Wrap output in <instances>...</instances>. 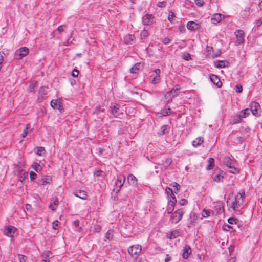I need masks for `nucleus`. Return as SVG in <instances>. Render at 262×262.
Here are the masks:
<instances>
[{"instance_id":"f257e3e1","label":"nucleus","mask_w":262,"mask_h":262,"mask_svg":"<svg viewBox=\"0 0 262 262\" xmlns=\"http://www.w3.org/2000/svg\"><path fill=\"white\" fill-rule=\"evenodd\" d=\"M245 191L242 190V192H238L235 196L234 201L231 204H229V201H227L228 205L232 208L234 211H236L242 207L244 203V199L245 198Z\"/></svg>"},{"instance_id":"f03ea898","label":"nucleus","mask_w":262,"mask_h":262,"mask_svg":"<svg viewBox=\"0 0 262 262\" xmlns=\"http://www.w3.org/2000/svg\"><path fill=\"white\" fill-rule=\"evenodd\" d=\"M183 214V209H179L171 214L170 219L172 223L177 224L182 219Z\"/></svg>"},{"instance_id":"7ed1b4c3","label":"nucleus","mask_w":262,"mask_h":262,"mask_svg":"<svg viewBox=\"0 0 262 262\" xmlns=\"http://www.w3.org/2000/svg\"><path fill=\"white\" fill-rule=\"evenodd\" d=\"M110 110L111 114L115 117L119 118L120 115L122 114L120 105L116 103H111L110 106Z\"/></svg>"},{"instance_id":"20e7f679","label":"nucleus","mask_w":262,"mask_h":262,"mask_svg":"<svg viewBox=\"0 0 262 262\" xmlns=\"http://www.w3.org/2000/svg\"><path fill=\"white\" fill-rule=\"evenodd\" d=\"M125 176L124 175L118 176L117 179L115 183V187L114 188V191H115L116 193L120 191L125 182Z\"/></svg>"},{"instance_id":"39448f33","label":"nucleus","mask_w":262,"mask_h":262,"mask_svg":"<svg viewBox=\"0 0 262 262\" xmlns=\"http://www.w3.org/2000/svg\"><path fill=\"white\" fill-rule=\"evenodd\" d=\"M28 53L29 49L27 47H21L15 51L14 58L16 60H20L24 57L26 56Z\"/></svg>"},{"instance_id":"423d86ee","label":"nucleus","mask_w":262,"mask_h":262,"mask_svg":"<svg viewBox=\"0 0 262 262\" xmlns=\"http://www.w3.org/2000/svg\"><path fill=\"white\" fill-rule=\"evenodd\" d=\"M141 250L142 248L140 245H135L130 246L128 249V252L131 256L137 257Z\"/></svg>"},{"instance_id":"0eeeda50","label":"nucleus","mask_w":262,"mask_h":262,"mask_svg":"<svg viewBox=\"0 0 262 262\" xmlns=\"http://www.w3.org/2000/svg\"><path fill=\"white\" fill-rule=\"evenodd\" d=\"M160 70L159 69H156L151 73L149 79L152 84H157L160 82Z\"/></svg>"},{"instance_id":"6e6552de","label":"nucleus","mask_w":262,"mask_h":262,"mask_svg":"<svg viewBox=\"0 0 262 262\" xmlns=\"http://www.w3.org/2000/svg\"><path fill=\"white\" fill-rule=\"evenodd\" d=\"M212 214L213 215H217L224 212L223 203L221 201L217 202L213 206V210H211Z\"/></svg>"},{"instance_id":"1a4fd4ad","label":"nucleus","mask_w":262,"mask_h":262,"mask_svg":"<svg viewBox=\"0 0 262 262\" xmlns=\"http://www.w3.org/2000/svg\"><path fill=\"white\" fill-rule=\"evenodd\" d=\"M235 35L236 36V41L235 42V45L236 46L239 45L241 43H243L244 41V32L243 30H237L235 33Z\"/></svg>"},{"instance_id":"9d476101","label":"nucleus","mask_w":262,"mask_h":262,"mask_svg":"<svg viewBox=\"0 0 262 262\" xmlns=\"http://www.w3.org/2000/svg\"><path fill=\"white\" fill-rule=\"evenodd\" d=\"M250 106L251 107V110L250 111H251L253 115L254 116H258V109L260 107L259 104L256 102H252L250 104Z\"/></svg>"},{"instance_id":"9b49d317","label":"nucleus","mask_w":262,"mask_h":262,"mask_svg":"<svg viewBox=\"0 0 262 262\" xmlns=\"http://www.w3.org/2000/svg\"><path fill=\"white\" fill-rule=\"evenodd\" d=\"M154 16L152 14H147L142 17V22L144 25H150L152 23Z\"/></svg>"},{"instance_id":"f8f14e48","label":"nucleus","mask_w":262,"mask_h":262,"mask_svg":"<svg viewBox=\"0 0 262 262\" xmlns=\"http://www.w3.org/2000/svg\"><path fill=\"white\" fill-rule=\"evenodd\" d=\"M210 79L211 81L217 88H220L222 86V83L217 75L212 74L210 76Z\"/></svg>"},{"instance_id":"ddd939ff","label":"nucleus","mask_w":262,"mask_h":262,"mask_svg":"<svg viewBox=\"0 0 262 262\" xmlns=\"http://www.w3.org/2000/svg\"><path fill=\"white\" fill-rule=\"evenodd\" d=\"M16 231V228L12 226H8L4 231V234L9 237H12Z\"/></svg>"},{"instance_id":"4468645a","label":"nucleus","mask_w":262,"mask_h":262,"mask_svg":"<svg viewBox=\"0 0 262 262\" xmlns=\"http://www.w3.org/2000/svg\"><path fill=\"white\" fill-rule=\"evenodd\" d=\"M191 252L192 251L189 245H186L183 249L182 257L185 259H187Z\"/></svg>"},{"instance_id":"2eb2a0df","label":"nucleus","mask_w":262,"mask_h":262,"mask_svg":"<svg viewBox=\"0 0 262 262\" xmlns=\"http://www.w3.org/2000/svg\"><path fill=\"white\" fill-rule=\"evenodd\" d=\"M223 15L220 13H215L211 16V21L212 24L216 25L220 23L222 19Z\"/></svg>"},{"instance_id":"dca6fc26","label":"nucleus","mask_w":262,"mask_h":262,"mask_svg":"<svg viewBox=\"0 0 262 262\" xmlns=\"http://www.w3.org/2000/svg\"><path fill=\"white\" fill-rule=\"evenodd\" d=\"M224 164L230 168L233 167L234 162L228 156H226L224 159Z\"/></svg>"},{"instance_id":"f3484780","label":"nucleus","mask_w":262,"mask_h":262,"mask_svg":"<svg viewBox=\"0 0 262 262\" xmlns=\"http://www.w3.org/2000/svg\"><path fill=\"white\" fill-rule=\"evenodd\" d=\"M50 104L51 106L54 109L60 110V108L62 107L61 103L59 100H52Z\"/></svg>"},{"instance_id":"a211bd4d","label":"nucleus","mask_w":262,"mask_h":262,"mask_svg":"<svg viewBox=\"0 0 262 262\" xmlns=\"http://www.w3.org/2000/svg\"><path fill=\"white\" fill-rule=\"evenodd\" d=\"M51 181V178L49 176H46L42 178L41 179H39L38 184L41 185H45L46 184L49 183Z\"/></svg>"},{"instance_id":"6ab92c4d","label":"nucleus","mask_w":262,"mask_h":262,"mask_svg":"<svg viewBox=\"0 0 262 262\" xmlns=\"http://www.w3.org/2000/svg\"><path fill=\"white\" fill-rule=\"evenodd\" d=\"M127 182L130 185L135 186L137 183V179L133 174H129L127 177Z\"/></svg>"},{"instance_id":"aec40b11","label":"nucleus","mask_w":262,"mask_h":262,"mask_svg":"<svg viewBox=\"0 0 262 262\" xmlns=\"http://www.w3.org/2000/svg\"><path fill=\"white\" fill-rule=\"evenodd\" d=\"M52 252L50 251H45L42 254V261L43 262H49L50 258L52 256Z\"/></svg>"},{"instance_id":"412c9836","label":"nucleus","mask_w":262,"mask_h":262,"mask_svg":"<svg viewBox=\"0 0 262 262\" xmlns=\"http://www.w3.org/2000/svg\"><path fill=\"white\" fill-rule=\"evenodd\" d=\"M74 194L76 196L78 197L82 200H85L87 198V194L86 192L84 191L81 190L75 192Z\"/></svg>"},{"instance_id":"4be33fe9","label":"nucleus","mask_w":262,"mask_h":262,"mask_svg":"<svg viewBox=\"0 0 262 262\" xmlns=\"http://www.w3.org/2000/svg\"><path fill=\"white\" fill-rule=\"evenodd\" d=\"M134 35L127 34L124 37V41L126 44H132V42L135 40Z\"/></svg>"},{"instance_id":"5701e85b","label":"nucleus","mask_w":262,"mask_h":262,"mask_svg":"<svg viewBox=\"0 0 262 262\" xmlns=\"http://www.w3.org/2000/svg\"><path fill=\"white\" fill-rule=\"evenodd\" d=\"M170 108H165L162 109L160 112L158 113L159 117H161L162 116L169 115L170 113Z\"/></svg>"},{"instance_id":"b1692460","label":"nucleus","mask_w":262,"mask_h":262,"mask_svg":"<svg viewBox=\"0 0 262 262\" xmlns=\"http://www.w3.org/2000/svg\"><path fill=\"white\" fill-rule=\"evenodd\" d=\"M208 164L206 166V170H210L213 168L214 165V160L212 158H209L207 160Z\"/></svg>"},{"instance_id":"393cba45","label":"nucleus","mask_w":262,"mask_h":262,"mask_svg":"<svg viewBox=\"0 0 262 262\" xmlns=\"http://www.w3.org/2000/svg\"><path fill=\"white\" fill-rule=\"evenodd\" d=\"M242 121V118H241L239 114H236L234 115L230 121V123L232 124H235L241 122Z\"/></svg>"},{"instance_id":"a878e982","label":"nucleus","mask_w":262,"mask_h":262,"mask_svg":"<svg viewBox=\"0 0 262 262\" xmlns=\"http://www.w3.org/2000/svg\"><path fill=\"white\" fill-rule=\"evenodd\" d=\"M198 25L194 21H189L187 24V28L190 30H193L198 28Z\"/></svg>"},{"instance_id":"bb28decb","label":"nucleus","mask_w":262,"mask_h":262,"mask_svg":"<svg viewBox=\"0 0 262 262\" xmlns=\"http://www.w3.org/2000/svg\"><path fill=\"white\" fill-rule=\"evenodd\" d=\"M176 203L173 202H168V206L167 207V211L168 214H171L172 213Z\"/></svg>"},{"instance_id":"cd10ccee","label":"nucleus","mask_w":262,"mask_h":262,"mask_svg":"<svg viewBox=\"0 0 262 262\" xmlns=\"http://www.w3.org/2000/svg\"><path fill=\"white\" fill-rule=\"evenodd\" d=\"M250 112V111L248 108H246L241 111L238 114L242 119L247 117L249 115Z\"/></svg>"},{"instance_id":"c85d7f7f","label":"nucleus","mask_w":262,"mask_h":262,"mask_svg":"<svg viewBox=\"0 0 262 262\" xmlns=\"http://www.w3.org/2000/svg\"><path fill=\"white\" fill-rule=\"evenodd\" d=\"M169 127L167 125H164L161 126L160 128L159 134L160 135H163L166 133H168Z\"/></svg>"},{"instance_id":"c756f323","label":"nucleus","mask_w":262,"mask_h":262,"mask_svg":"<svg viewBox=\"0 0 262 262\" xmlns=\"http://www.w3.org/2000/svg\"><path fill=\"white\" fill-rule=\"evenodd\" d=\"M149 36V33L147 30H143L140 34V39L142 42H143L144 40H145L147 37Z\"/></svg>"},{"instance_id":"7c9ffc66","label":"nucleus","mask_w":262,"mask_h":262,"mask_svg":"<svg viewBox=\"0 0 262 262\" xmlns=\"http://www.w3.org/2000/svg\"><path fill=\"white\" fill-rule=\"evenodd\" d=\"M172 163V160L171 158H167L165 159L164 162H163L161 165L162 166V167L164 168L165 169H167L168 167L170 166V165Z\"/></svg>"},{"instance_id":"2f4dec72","label":"nucleus","mask_w":262,"mask_h":262,"mask_svg":"<svg viewBox=\"0 0 262 262\" xmlns=\"http://www.w3.org/2000/svg\"><path fill=\"white\" fill-rule=\"evenodd\" d=\"M203 142V139L201 137H199L193 141L192 145L194 147H196L199 146L200 145H201Z\"/></svg>"},{"instance_id":"473e14b6","label":"nucleus","mask_w":262,"mask_h":262,"mask_svg":"<svg viewBox=\"0 0 262 262\" xmlns=\"http://www.w3.org/2000/svg\"><path fill=\"white\" fill-rule=\"evenodd\" d=\"M214 66L218 68H224L225 67V63L223 61L217 60L214 62Z\"/></svg>"},{"instance_id":"72a5a7b5","label":"nucleus","mask_w":262,"mask_h":262,"mask_svg":"<svg viewBox=\"0 0 262 262\" xmlns=\"http://www.w3.org/2000/svg\"><path fill=\"white\" fill-rule=\"evenodd\" d=\"M212 212L209 209H204L202 212V215L203 217H209Z\"/></svg>"},{"instance_id":"f704fd0d","label":"nucleus","mask_w":262,"mask_h":262,"mask_svg":"<svg viewBox=\"0 0 262 262\" xmlns=\"http://www.w3.org/2000/svg\"><path fill=\"white\" fill-rule=\"evenodd\" d=\"M48 87L43 86H41L39 90V94L41 96H43L47 94Z\"/></svg>"},{"instance_id":"c9c22d12","label":"nucleus","mask_w":262,"mask_h":262,"mask_svg":"<svg viewBox=\"0 0 262 262\" xmlns=\"http://www.w3.org/2000/svg\"><path fill=\"white\" fill-rule=\"evenodd\" d=\"M30 124L29 123L27 124L26 127L24 129L23 132L21 135V136L22 138H24L27 136V135L28 134V130L30 128Z\"/></svg>"},{"instance_id":"e433bc0d","label":"nucleus","mask_w":262,"mask_h":262,"mask_svg":"<svg viewBox=\"0 0 262 262\" xmlns=\"http://www.w3.org/2000/svg\"><path fill=\"white\" fill-rule=\"evenodd\" d=\"M140 63L135 64L130 69V72L132 73H136L139 70Z\"/></svg>"},{"instance_id":"4c0bfd02","label":"nucleus","mask_w":262,"mask_h":262,"mask_svg":"<svg viewBox=\"0 0 262 262\" xmlns=\"http://www.w3.org/2000/svg\"><path fill=\"white\" fill-rule=\"evenodd\" d=\"M212 179L215 182H220L223 179V176L219 173L213 176Z\"/></svg>"},{"instance_id":"58836bf2","label":"nucleus","mask_w":262,"mask_h":262,"mask_svg":"<svg viewBox=\"0 0 262 262\" xmlns=\"http://www.w3.org/2000/svg\"><path fill=\"white\" fill-rule=\"evenodd\" d=\"M37 86V82L36 81H32L29 86V91L30 92H34V89Z\"/></svg>"},{"instance_id":"ea45409f","label":"nucleus","mask_w":262,"mask_h":262,"mask_svg":"<svg viewBox=\"0 0 262 262\" xmlns=\"http://www.w3.org/2000/svg\"><path fill=\"white\" fill-rule=\"evenodd\" d=\"M32 167L36 172H38L41 169V166L39 164L36 163H34L32 165Z\"/></svg>"},{"instance_id":"a19ab883","label":"nucleus","mask_w":262,"mask_h":262,"mask_svg":"<svg viewBox=\"0 0 262 262\" xmlns=\"http://www.w3.org/2000/svg\"><path fill=\"white\" fill-rule=\"evenodd\" d=\"M94 174L96 177H104V172L101 170H97L94 172Z\"/></svg>"},{"instance_id":"79ce46f5","label":"nucleus","mask_w":262,"mask_h":262,"mask_svg":"<svg viewBox=\"0 0 262 262\" xmlns=\"http://www.w3.org/2000/svg\"><path fill=\"white\" fill-rule=\"evenodd\" d=\"M182 58L186 61H188L191 59V55L189 53H185L182 55Z\"/></svg>"},{"instance_id":"37998d69","label":"nucleus","mask_w":262,"mask_h":262,"mask_svg":"<svg viewBox=\"0 0 262 262\" xmlns=\"http://www.w3.org/2000/svg\"><path fill=\"white\" fill-rule=\"evenodd\" d=\"M179 236V232L177 230H174L171 232L169 235V238L170 239H173Z\"/></svg>"},{"instance_id":"c03bdc74","label":"nucleus","mask_w":262,"mask_h":262,"mask_svg":"<svg viewBox=\"0 0 262 262\" xmlns=\"http://www.w3.org/2000/svg\"><path fill=\"white\" fill-rule=\"evenodd\" d=\"M5 56V54L3 52H0V70L2 68L4 58Z\"/></svg>"},{"instance_id":"a18cd8bd","label":"nucleus","mask_w":262,"mask_h":262,"mask_svg":"<svg viewBox=\"0 0 262 262\" xmlns=\"http://www.w3.org/2000/svg\"><path fill=\"white\" fill-rule=\"evenodd\" d=\"M113 231L108 230L105 234V237L109 240H111L113 238Z\"/></svg>"},{"instance_id":"49530a36","label":"nucleus","mask_w":262,"mask_h":262,"mask_svg":"<svg viewBox=\"0 0 262 262\" xmlns=\"http://www.w3.org/2000/svg\"><path fill=\"white\" fill-rule=\"evenodd\" d=\"M45 152V149L43 147H39L37 148L36 154L39 156L42 155Z\"/></svg>"},{"instance_id":"de8ad7c7","label":"nucleus","mask_w":262,"mask_h":262,"mask_svg":"<svg viewBox=\"0 0 262 262\" xmlns=\"http://www.w3.org/2000/svg\"><path fill=\"white\" fill-rule=\"evenodd\" d=\"M255 27H259L261 25H262V17H260L257 19L254 22Z\"/></svg>"},{"instance_id":"09e8293b","label":"nucleus","mask_w":262,"mask_h":262,"mask_svg":"<svg viewBox=\"0 0 262 262\" xmlns=\"http://www.w3.org/2000/svg\"><path fill=\"white\" fill-rule=\"evenodd\" d=\"M170 186L174 188L173 191H175L176 192H177L179 191V187L180 186V185L177 182H173L172 184H170Z\"/></svg>"},{"instance_id":"8fccbe9b","label":"nucleus","mask_w":262,"mask_h":262,"mask_svg":"<svg viewBox=\"0 0 262 262\" xmlns=\"http://www.w3.org/2000/svg\"><path fill=\"white\" fill-rule=\"evenodd\" d=\"M238 221V220L235 218L231 217L228 219V222L230 224H236Z\"/></svg>"},{"instance_id":"3c124183","label":"nucleus","mask_w":262,"mask_h":262,"mask_svg":"<svg viewBox=\"0 0 262 262\" xmlns=\"http://www.w3.org/2000/svg\"><path fill=\"white\" fill-rule=\"evenodd\" d=\"M101 227L99 225H94L93 228V232L98 233L101 230Z\"/></svg>"},{"instance_id":"603ef678","label":"nucleus","mask_w":262,"mask_h":262,"mask_svg":"<svg viewBox=\"0 0 262 262\" xmlns=\"http://www.w3.org/2000/svg\"><path fill=\"white\" fill-rule=\"evenodd\" d=\"M18 259L20 262H26L27 259V257L26 256L19 254L18 255Z\"/></svg>"},{"instance_id":"864d4df0","label":"nucleus","mask_w":262,"mask_h":262,"mask_svg":"<svg viewBox=\"0 0 262 262\" xmlns=\"http://www.w3.org/2000/svg\"><path fill=\"white\" fill-rule=\"evenodd\" d=\"M235 91L237 93H241L243 91V88L241 85L237 84L235 88Z\"/></svg>"},{"instance_id":"5fc2aeb1","label":"nucleus","mask_w":262,"mask_h":262,"mask_svg":"<svg viewBox=\"0 0 262 262\" xmlns=\"http://www.w3.org/2000/svg\"><path fill=\"white\" fill-rule=\"evenodd\" d=\"M174 193H177V192H176L175 191H174L173 192H172V194H170V195H169V196H170L171 197L172 200H170L168 202H173L174 203H176L177 202V199H176V196L174 195Z\"/></svg>"},{"instance_id":"6e6d98bb","label":"nucleus","mask_w":262,"mask_h":262,"mask_svg":"<svg viewBox=\"0 0 262 262\" xmlns=\"http://www.w3.org/2000/svg\"><path fill=\"white\" fill-rule=\"evenodd\" d=\"M174 17V14L172 12H170L168 17V19L169 21L172 22L173 20Z\"/></svg>"},{"instance_id":"4d7b16f0","label":"nucleus","mask_w":262,"mask_h":262,"mask_svg":"<svg viewBox=\"0 0 262 262\" xmlns=\"http://www.w3.org/2000/svg\"><path fill=\"white\" fill-rule=\"evenodd\" d=\"M36 176H37V174H36L35 172H34V171H30V177L31 180H35L36 178Z\"/></svg>"},{"instance_id":"13d9d810","label":"nucleus","mask_w":262,"mask_h":262,"mask_svg":"<svg viewBox=\"0 0 262 262\" xmlns=\"http://www.w3.org/2000/svg\"><path fill=\"white\" fill-rule=\"evenodd\" d=\"M59 222L57 220L54 221L52 223V228L54 229H57L58 227Z\"/></svg>"},{"instance_id":"bf43d9fd","label":"nucleus","mask_w":262,"mask_h":262,"mask_svg":"<svg viewBox=\"0 0 262 262\" xmlns=\"http://www.w3.org/2000/svg\"><path fill=\"white\" fill-rule=\"evenodd\" d=\"M195 4L199 7L202 6L204 4V2L203 0H195Z\"/></svg>"},{"instance_id":"052dcab7","label":"nucleus","mask_w":262,"mask_h":262,"mask_svg":"<svg viewBox=\"0 0 262 262\" xmlns=\"http://www.w3.org/2000/svg\"><path fill=\"white\" fill-rule=\"evenodd\" d=\"M79 71L77 69H74L72 73V75L74 77H77L78 76Z\"/></svg>"},{"instance_id":"680f3d73","label":"nucleus","mask_w":262,"mask_h":262,"mask_svg":"<svg viewBox=\"0 0 262 262\" xmlns=\"http://www.w3.org/2000/svg\"><path fill=\"white\" fill-rule=\"evenodd\" d=\"M165 191H166V193H167L168 196L170 195V194H172V192L174 191L171 188H170L169 187H167L166 188Z\"/></svg>"},{"instance_id":"e2e57ef3","label":"nucleus","mask_w":262,"mask_h":262,"mask_svg":"<svg viewBox=\"0 0 262 262\" xmlns=\"http://www.w3.org/2000/svg\"><path fill=\"white\" fill-rule=\"evenodd\" d=\"M171 41V39L169 38H164L163 40H162V42L164 44V45H167L168 43H169Z\"/></svg>"},{"instance_id":"0e129e2a","label":"nucleus","mask_w":262,"mask_h":262,"mask_svg":"<svg viewBox=\"0 0 262 262\" xmlns=\"http://www.w3.org/2000/svg\"><path fill=\"white\" fill-rule=\"evenodd\" d=\"M166 2L165 1L159 2L158 3L157 6L159 7H164L166 6Z\"/></svg>"},{"instance_id":"69168bd1","label":"nucleus","mask_w":262,"mask_h":262,"mask_svg":"<svg viewBox=\"0 0 262 262\" xmlns=\"http://www.w3.org/2000/svg\"><path fill=\"white\" fill-rule=\"evenodd\" d=\"M188 202H187V200L185 199H181L180 201H179V204L181 205V206H183V205H186V204H187Z\"/></svg>"},{"instance_id":"338daca9","label":"nucleus","mask_w":262,"mask_h":262,"mask_svg":"<svg viewBox=\"0 0 262 262\" xmlns=\"http://www.w3.org/2000/svg\"><path fill=\"white\" fill-rule=\"evenodd\" d=\"M231 169L229 171V172L231 173H236L238 172V169L234 167V166L233 167H232Z\"/></svg>"},{"instance_id":"774afa93","label":"nucleus","mask_w":262,"mask_h":262,"mask_svg":"<svg viewBox=\"0 0 262 262\" xmlns=\"http://www.w3.org/2000/svg\"><path fill=\"white\" fill-rule=\"evenodd\" d=\"M223 229H224V230H225L230 231V230L231 229H232V227H231L230 226H229V225H228L226 224V225H224L223 226Z\"/></svg>"}]
</instances>
